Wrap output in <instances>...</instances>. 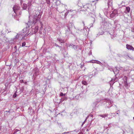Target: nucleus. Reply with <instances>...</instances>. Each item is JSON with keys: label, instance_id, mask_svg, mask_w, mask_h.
Instances as JSON below:
<instances>
[{"label": "nucleus", "instance_id": "1", "mask_svg": "<svg viewBox=\"0 0 134 134\" xmlns=\"http://www.w3.org/2000/svg\"><path fill=\"white\" fill-rule=\"evenodd\" d=\"M35 15H34V18L33 21L34 23H35L37 21H38L41 18V15L40 14V12L39 10H37L36 11Z\"/></svg>", "mask_w": 134, "mask_h": 134}, {"label": "nucleus", "instance_id": "2", "mask_svg": "<svg viewBox=\"0 0 134 134\" xmlns=\"http://www.w3.org/2000/svg\"><path fill=\"white\" fill-rule=\"evenodd\" d=\"M117 13V11L116 10H114L113 11L112 13L110 14V17L111 18H114Z\"/></svg>", "mask_w": 134, "mask_h": 134}, {"label": "nucleus", "instance_id": "3", "mask_svg": "<svg viewBox=\"0 0 134 134\" xmlns=\"http://www.w3.org/2000/svg\"><path fill=\"white\" fill-rule=\"evenodd\" d=\"M126 48L128 50L134 51V48L132 46L129 44H127Z\"/></svg>", "mask_w": 134, "mask_h": 134}, {"label": "nucleus", "instance_id": "4", "mask_svg": "<svg viewBox=\"0 0 134 134\" xmlns=\"http://www.w3.org/2000/svg\"><path fill=\"white\" fill-rule=\"evenodd\" d=\"M91 4H87L86 5H85L83 6V7L82 8H85V9H82L83 10V11H86L87 9V8H89V7H90V6H91Z\"/></svg>", "mask_w": 134, "mask_h": 134}, {"label": "nucleus", "instance_id": "5", "mask_svg": "<svg viewBox=\"0 0 134 134\" xmlns=\"http://www.w3.org/2000/svg\"><path fill=\"white\" fill-rule=\"evenodd\" d=\"M14 11L15 12V11L19 9L20 7L18 5H15L14 6L13 8Z\"/></svg>", "mask_w": 134, "mask_h": 134}, {"label": "nucleus", "instance_id": "6", "mask_svg": "<svg viewBox=\"0 0 134 134\" xmlns=\"http://www.w3.org/2000/svg\"><path fill=\"white\" fill-rule=\"evenodd\" d=\"M22 31L23 33L26 34H27L29 32L28 29L27 27L24 28L22 30Z\"/></svg>", "mask_w": 134, "mask_h": 134}, {"label": "nucleus", "instance_id": "7", "mask_svg": "<svg viewBox=\"0 0 134 134\" xmlns=\"http://www.w3.org/2000/svg\"><path fill=\"white\" fill-rule=\"evenodd\" d=\"M125 78L126 80L125 82V87H127L128 86V84L127 82V77L126 76H125Z\"/></svg>", "mask_w": 134, "mask_h": 134}, {"label": "nucleus", "instance_id": "8", "mask_svg": "<svg viewBox=\"0 0 134 134\" xmlns=\"http://www.w3.org/2000/svg\"><path fill=\"white\" fill-rule=\"evenodd\" d=\"M38 30V26H36L35 28L34 32L35 34L36 33Z\"/></svg>", "mask_w": 134, "mask_h": 134}, {"label": "nucleus", "instance_id": "9", "mask_svg": "<svg viewBox=\"0 0 134 134\" xmlns=\"http://www.w3.org/2000/svg\"><path fill=\"white\" fill-rule=\"evenodd\" d=\"M27 5L25 4H23V9L25 10V9L26 8H27Z\"/></svg>", "mask_w": 134, "mask_h": 134}, {"label": "nucleus", "instance_id": "10", "mask_svg": "<svg viewBox=\"0 0 134 134\" xmlns=\"http://www.w3.org/2000/svg\"><path fill=\"white\" fill-rule=\"evenodd\" d=\"M82 84L85 85H87V83L85 81H82Z\"/></svg>", "mask_w": 134, "mask_h": 134}, {"label": "nucleus", "instance_id": "11", "mask_svg": "<svg viewBox=\"0 0 134 134\" xmlns=\"http://www.w3.org/2000/svg\"><path fill=\"white\" fill-rule=\"evenodd\" d=\"M126 10L127 11V12L128 13L129 12L130 10V8L129 7H126Z\"/></svg>", "mask_w": 134, "mask_h": 134}, {"label": "nucleus", "instance_id": "12", "mask_svg": "<svg viewBox=\"0 0 134 134\" xmlns=\"http://www.w3.org/2000/svg\"><path fill=\"white\" fill-rule=\"evenodd\" d=\"M100 116L103 118H105V117L107 116V115L106 114L100 115Z\"/></svg>", "mask_w": 134, "mask_h": 134}, {"label": "nucleus", "instance_id": "13", "mask_svg": "<svg viewBox=\"0 0 134 134\" xmlns=\"http://www.w3.org/2000/svg\"><path fill=\"white\" fill-rule=\"evenodd\" d=\"M31 3H32L31 1H29L27 3L28 6H29V7L31 6L32 4Z\"/></svg>", "mask_w": 134, "mask_h": 134}, {"label": "nucleus", "instance_id": "14", "mask_svg": "<svg viewBox=\"0 0 134 134\" xmlns=\"http://www.w3.org/2000/svg\"><path fill=\"white\" fill-rule=\"evenodd\" d=\"M25 45H26L25 42H24L22 43V47H23V46H25Z\"/></svg>", "mask_w": 134, "mask_h": 134}, {"label": "nucleus", "instance_id": "15", "mask_svg": "<svg viewBox=\"0 0 134 134\" xmlns=\"http://www.w3.org/2000/svg\"><path fill=\"white\" fill-rule=\"evenodd\" d=\"M16 93H14L13 95V97L14 98H15V97H16Z\"/></svg>", "mask_w": 134, "mask_h": 134}, {"label": "nucleus", "instance_id": "16", "mask_svg": "<svg viewBox=\"0 0 134 134\" xmlns=\"http://www.w3.org/2000/svg\"><path fill=\"white\" fill-rule=\"evenodd\" d=\"M63 94L62 92H60V96H63Z\"/></svg>", "mask_w": 134, "mask_h": 134}, {"label": "nucleus", "instance_id": "17", "mask_svg": "<svg viewBox=\"0 0 134 134\" xmlns=\"http://www.w3.org/2000/svg\"><path fill=\"white\" fill-rule=\"evenodd\" d=\"M21 82H22L23 83V80H21Z\"/></svg>", "mask_w": 134, "mask_h": 134}, {"label": "nucleus", "instance_id": "18", "mask_svg": "<svg viewBox=\"0 0 134 134\" xmlns=\"http://www.w3.org/2000/svg\"><path fill=\"white\" fill-rule=\"evenodd\" d=\"M65 94H63V96H65Z\"/></svg>", "mask_w": 134, "mask_h": 134}, {"label": "nucleus", "instance_id": "19", "mask_svg": "<svg viewBox=\"0 0 134 134\" xmlns=\"http://www.w3.org/2000/svg\"><path fill=\"white\" fill-rule=\"evenodd\" d=\"M92 63H96L95 62H92Z\"/></svg>", "mask_w": 134, "mask_h": 134}, {"label": "nucleus", "instance_id": "20", "mask_svg": "<svg viewBox=\"0 0 134 134\" xmlns=\"http://www.w3.org/2000/svg\"><path fill=\"white\" fill-rule=\"evenodd\" d=\"M19 35H16V37H17V36H18Z\"/></svg>", "mask_w": 134, "mask_h": 134}, {"label": "nucleus", "instance_id": "21", "mask_svg": "<svg viewBox=\"0 0 134 134\" xmlns=\"http://www.w3.org/2000/svg\"><path fill=\"white\" fill-rule=\"evenodd\" d=\"M41 28L42 29V26H41Z\"/></svg>", "mask_w": 134, "mask_h": 134}, {"label": "nucleus", "instance_id": "22", "mask_svg": "<svg viewBox=\"0 0 134 134\" xmlns=\"http://www.w3.org/2000/svg\"><path fill=\"white\" fill-rule=\"evenodd\" d=\"M16 47V46H15V47H14V48H16V47Z\"/></svg>", "mask_w": 134, "mask_h": 134}, {"label": "nucleus", "instance_id": "23", "mask_svg": "<svg viewBox=\"0 0 134 134\" xmlns=\"http://www.w3.org/2000/svg\"><path fill=\"white\" fill-rule=\"evenodd\" d=\"M16 47V46H15V47H14V48H16V47Z\"/></svg>", "mask_w": 134, "mask_h": 134}, {"label": "nucleus", "instance_id": "24", "mask_svg": "<svg viewBox=\"0 0 134 134\" xmlns=\"http://www.w3.org/2000/svg\"><path fill=\"white\" fill-rule=\"evenodd\" d=\"M133 119H134V117H133Z\"/></svg>", "mask_w": 134, "mask_h": 134}]
</instances>
